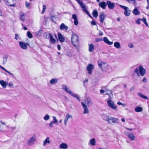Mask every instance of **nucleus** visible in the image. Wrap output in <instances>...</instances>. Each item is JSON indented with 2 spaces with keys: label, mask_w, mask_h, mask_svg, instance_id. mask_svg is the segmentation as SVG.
Masks as SVG:
<instances>
[{
  "label": "nucleus",
  "mask_w": 149,
  "mask_h": 149,
  "mask_svg": "<svg viewBox=\"0 0 149 149\" xmlns=\"http://www.w3.org/2000/svg\"><path fill=\"white\" fill-rule=\"evenodd\" d=\"M135 88L134 86L132 87L130 89V91L132 92L134 91V90Z\"/></svg>",
  "instance_id": "nucleus-54"
},
{
  "label": "nucleus",
  "mask_w": 149,
  "mask_h": 149,
  "mask_svg": "<svg viewBox=\"0 0 149 149\" xmlns=\"http://www.w3.org/2000/svg\"><path fill=\"white\" fill-rule=\"evenodd\" d=\"M119 6L121 8L125 10V11L124 12V14L125 16H129L130 15V14L131 10L128 7L121 5H120Z\"/></svg>",
  "instance_id": "nucleus-7"
},
{
  "label": "nucleus",
  "mask_w": 149,
  "mask_h": 149,
  "mask_svg": "<svg viewBox=\"0 0 149 149\" xmlns=\"http://www.w3.org/2000/svg\"><path fill=\"white\" fill-rule=\"evenodd\" d=\"M106 94L108 95H109L112 93V91L109 89H107L106 90Z\"/></svg>",
  "instance_id": "nucleus-47"
},
{
  "label": "nucleus",
  "mask_w": 149,
  "mask_h": 149,
  "mask_svg": "<svg viewBox=\"0 0 149 149\" xmlns=\"http://www.w3.org/2000/svg\"><path fill=\"white\" fill-rule=\"evenodd\" d=\"M89 46V51L90 52H92L94 49V46L92 44L88 45Z\"/></svg>",
  "instance_id": "nucleus-32"
},
{
  "label": "nucleus",
  "mask_w": 149,
  "mask_h": 149,
  "mask_svg": "<svg viewBox=\"0 0 149 149\" xmlns=\"http://www.w3.org/2000/svg\"><path fill=\"white\" fill-rule=\"evenodd\" d=\"M76 0L80 5L82 8L83 9L84 11L88 15H89L90 14L87 9L86 8L85 5L84 3L80 0Z\"/></svg>",
  "instance_id": "nucleus-9"
},
{
  "label": "nucleus",
  "mask_w": 149,
  "mask_h": 149,
  "mask_svg": "<svg viewBox=\"0 0 149 149\" xmlns=\"http://www.w3.org/2000/svg\"><path fill=\"white\" fill-rule=\"evenodd\" d=\"M129 3H132L135 4L136 3V1L135 0H127Z\"/></svg>",
  "instance_id": "nucleus-45"
},
{
  "label": "nucleus",
  "mask_w": 149,
  "mask_h": 149,
  "mask_svg": "<svg viewBox=\"0 0 149 149\" xmlns=\"http://www.w3.org/2000/svg\"><path fill=\"white\" fill-rule=\"evenodd\" d=\"M107 3H106L104 1H102L99 3V5L100 7H101L103 9H105L106 7L107 6Z\"/></svg>",
  "instance_id": "nucleus-19"
},
{
  "label": "nucleus",
  "mask_w": 149,
  "mask_h": 149,
  "mask_svg": "<svg viewBox=\"0 0 149 149\" xmlns=\"http://www.w3.org/2000/svg\"><path fill=\"white\" fill-rule=\"evenodd\" d=\"M108 105L109 107L113 109H116L117 108V106L115 104L114 102L110 99L107 101Z\"/></svg>",
  "instance_id": "nucleus-10"
},
{
  "label": "nucleus",
  "mask_w": 149,
  "mask_h": 149,
  "mask_svg": "<svg viewBox=\"0 0 149 149\" xmlns=\"http://www.w3.org/2000/svg\"><path fill=\"white\" fill-rule=\"evenodd\" d=\"M141 20L143 22V23L145 24V25L146 26H148V25L146 22V18H143L142 19H141Z\"/></svg>",
  "instance_id": "nucleus-44"
},
{
  "label": "nucleus",
  "mask_w": 149,
  "mask_h": 149,
  "mask_svg": "<svg viewBox=\"0 0 149 149\" xmlns=\"http://www.w3.org/2000/svg\"><path fill=\"white\" fill-rule=\"evenodd\" d=\"M73 117L72 115H70L69 113H67L64 119V123L65 126H66L67 125V122L70 119H72Z\"/></svg>",
  "instance_id": "nucleus-11"
},
{
  "label": "nucleus",
  "mask_w": 149,
  "mask_h": 149,
  "mask_svg": "<svg viewBox=\"0 0 149 149\" xmlns=\"http://www.w3.org/2000/svg\"><path fill=\"white\" fill-rule=\"evenodd\" d=\"M0 68H1L4 71H6L9 74H10L11 75H12L13 76V77H14V75L12 73H11L9 71H8L6 69H5L4 68H3V67H2V66H1L0 65Z\"/></svg>",
  "instance_id": "nucleus-36"
},
{
  "label": "nucleus",
  "mask_w": 149,
  "mask_h": 149,
  "mask_svg": "<svg viewBox=\"0 0 149 149\" xmlns=\"http://www.w3.org/2000/svg\"><path fill=\"white\" fill-rule=\"evenodd\" d=\"M89 144L92 146H95L96 145V141L94 138L91 139L89 141Z\"/></svg>",
  "instance_id": "nucleus-29"
},
{
  "label": "nucleus",
  "mask_w": 149,
  "mask_h": 149,
  "mask_svg": "<svg viewBox=\"0 0 149 149\" xmlns=\"http://www.w3.org/2000/svg\"><path fill=\"white\" fill-rule=\"evenodd\" d=\"M49 36L50 42L52 44L56 42V40L53 38L52 34L49 33Z\"/></svg>",
  "instance_id": "nucleus-25"
},
{
  "label": "nucleus",
  "mask_w": 149,
  "mask_h": 149,
  "mask_svg": "<svg viewBox=\"0 0 149 149\" xmlns=\"http://www.w3.org/2000/svg\"><path fill=\"white\" fill-rule=\"evenodd\" d=\"M50 117L49 116L48 114H47L43 118L45 120L47 121L49 119Z\"/></svg>",
  "instance_id": "nucleus-40"
},
{
  "label": "nucleus",
  "mask_w": 149,
  "mask_h": 149,
  "mask_svg": "<svg viewBox=\"0 0 149 149\" xmlns=\"http://www.w3.org/2000/svg\"><path fill=\"white\" fill-rule=\"evenodd\" d=\"M85 104H86L87 106H90L93 105V102L91 99L89 98L88 97L86 98L85 100Z\"/></svg>",
  "instance_id": "nucleus-15"
},
{
  "label": "nucleus",
  "mask_w": 149,
  "mask_h": 149,
  "mask_svg": "<svg viewBox=\"0 0 149 149\" xmlns=\"http://www.w3.org/2000/svg\"><path fill=\"white\" fill-rule=\"evenodd\" d=\"M105 91L102 89H101L100 91V92L101 93H102L104 92Z\"/></svg>",
  "instance_id": "nucleus-62"
},
{
  "label": "nucleus",
  "mask_w": 149,
  "mask_h": 149,
  "mask_svg": "<svg viewBox=\"0 0 149 149\" xmlns=\"http://www.w3.org/2000/svg\"><path fill=\"white\" fill-rule=\"evenodd\" d=\"M66 54L68 56L70 57H71L72 56V54L70 52H67Z\"/></svg>",
  "instance_id": "nucleus-55"
},
{
  "label": "nucleus",
  "mask_w": 149,
  "mask_h": 149,
  "mask_svg": "<svg viewBox=\"0 0 149 149\" xmlns=\"http://www.w3.org/2000/svg\"><path fill=\"white\" fill-rule=\"evenodd\" d=\"M25 6L27 8H28L30 6V4L29 3L26 1L25 2Z\"/></svg>",
  "instance_id": "nucleus-50"
},
{
  "label": "nucleus",
  "mask_w": 149,
  "mask_h": 149,
  "mask_svg": "<svg viewBox=\"0 0 149 149\" xmlns=\"http://www.w3.org/2000/svg\"><path fill=\"white\" fill-rule=\"evenodd\" d=\"M8 56H4L3 57V64L4 65L5 64L7 61Z\"/></svg>",
  "instance_id": "nucleus-39"
},
{
  "label": "nucleus",
  "mask_w": 149,
  "mask_h": 149,
  "mask_svg": "<svg viewBox=\"0 0 149 149\" xmlns=\"http://www.w3.org/2000/svg\"><path fill=\"white\" fill-rule=\"evenodd\" d=\"M22 14H20L21 15L22 14L21 16L20 19L21 20L23 21L25 20V14L24 13L23 14H22L23 13H21Z\"/></svg>",
  "instance_id": "nucleus-41"
},
{
  "label": "nucleus",
  "mask_w": 149,
  "mask_h": 149,
  "mask_svg": "<svg viewBox=\"0 0 149 149\" xmlns=\"http://www.w3.org/2000/svg\"><path fill=\"white\" fill-rule=\"evenodd\" d=\"M61 88L63 91L69 94L73 97H75L79 101H80L79 98L77 95L74 94L72 92L68 87L65 84H63L61 86Z\"/></svg>",
  "instance_id": "nucleus-1"
},
{
  "label": "nucleus",
  "mask_w": 149,
  "mask_h": 149,
  "mask_svg": "<svg viewBox=\"0 0 149 149\" xmlns=\"http://www.w3.org/2000/svg\"><path fill=\"white\" fill-rule=\"evenodd\" d=\"M36 141V136L35 134H34L28 140L27 144L29 146H31L34 144Z\"/></svg>",
  "instance_id": "nucleus-8"
},
{
  "label": "nucleus",
  "mask_w": 149,
  "mask_h": 149,
  "mask_svg": "<svg viewBox=\"0 0 149 149\" xmlns=\"http://www.w3.org/2000/svg\"><path fill=\"white\" fill-rule=\"evenodd\" d=\"M81 104L84 109L83 113L84 114L88 113L89 111L87 106L83 102H81Z\"/></svg>",
  "instance_id": "nucleus-13"
},
{
  "label": "nucleus",
  "mask_w": 149,
  "mask_h": 149,
  "mask_svg": "<svg viewBox=\"0 0 149 149\" xmlns=\"http://www.w3.org/2000/svg\"><path fill=\"white\" fill-rule=\"evenodd\" d=\"M128 46L129 47L131 48H132L134 47L133 45L131 43H129L128 44Z\"/></svg>",
  "instance_id": "nucleus-52"
},
{
  "label": "nucleus",
  "mask_w": 149,
  "mask_h": 149,
  "mask_svg": "<svg viewBox=\"0 0 149 149\" xmlns=\"http://www.w3.org/2000/svg\"><path fill=\"white\" fill-rule=\"evenodd\" d=\"M134 72L139 77L140 75L143 76L146 73V70L143 66L140 65L139 68H137L135 69Z\"/></svg>",
  "instance_id": "nucleus-2"
},
{
  "label": "nucleus",
  "mask_w": 149,
  "mask_h": 149,
  "mask_svg": "<svg viewBox=\"0 0 149 149\" xmlns=\"http://www.w3.org/2000/svg\"><path fill=\"white\" fill-rule=\"evenodd\" d=\"M50 143V141L49 140V137H47L43 141V146H44L47 143L49 144Z\"/></svg>",
  "instance_id": "nucleus-31"
},
{
  "label": "nucleus",
  "mask_w": 149,
  "mask_h": 149,
  "mask_svg": "<svg viewBox=\"0 0 149 149\" xmlns=\"http://www.w3.org/2000/svg\"><path fill=\"white\" fill-rule=\"evenodd\" d=\"M140 20H141V19H138L136 20V22L137 24H140Z\"/></svg>",
  "instance_id": "nucleus-53"
},
{
  "label": "nucleus",
  "mask_w": 149,
  "mask_h": 149,
  "mask_svg": "<svg viewBox=\"0 0 149 149\" xmlns=\"http://www.w3.org/2000/svg\"><path fill=\"white\" fill-rule=\"evenodd\" d=\"M15 39L17 40H18L19 39V36L18 34H15Z\"/></svg>",
  "instance_id": "nucleus-56"
},
{
  "label": "nucleus",
  "mask_w": 149,
  "mask_h": 149,
  "mask_svg": "<svg viewBox=\"0 0 149 149\" xmlns=\"http://www.w3.org/2000/svg\"><path fill=\"white\" fill-rule=\"evenodd\" d=\"M57 48H58V49L59 50H60V49H61V46H60V45H57Z\"/></svg>",
  "instance_id": "nucleus-61"
},
{
  "label": "nucleus",
  "mask_w": 149,
  "mask_h": 149,
  "mask_svg": "<svg viewBox=\"0 0 149 149\" xmlns=\"http://www.w3.org/2000/svg\"><path fill=\"white\" fill-rule=\"evenodd\" d=\"M60 29L61 30L64 29L67 30L68 29V27L67 26L65 25L64 23H62L60 26Z\"/></svg>",
  "instance_id": "nucleus-23"
},
{
  "label": "nucleus",
  "mask_w": 149,
  "mask_h": 149,
  "mask_svg": "<svg viewBox=\"0 0 149 149\" xmlns=\"http://www.w3.org/2000/svg\"><path fill=\"white\" fill-rule=\"evenodd\" d=\"M132 12L135 15H138L140 14V12L138 10V8L137 7H135V8L133 10Z\"/></svg>",
  "instance_id": "nucleus-24"
},
{
  "label": "nucleus",
  "mask_w": 149,
  "mask_h": 149,
  "mask_svg": "<svg viewBox=\"0 0 149 149\" xmlns=\"http://www.w3.org/2000/svg\"><path fill=\"white\" fill-rule=\"evenodd\" d=\"M142 108L140 107H137L135 109V111L137 112H139L142 111Z\"/></svg>",
  "instance_id": "nucleus-34"
},
{
  "label": "nucleus",
  "mask_w": 149,
  "mask_h": 149,
  "mask_svg": "<svg viewBox=\"0 0 149 149\" xmlns=\"http://www.w3.org/2000/svg\"><path fill=\"white\" fill-rule=\"evenodd\" d=\"M117 104L118 105H122L123 103H121L120 102H118L117 103Z\"/></svg>",
  "instance_id": "nucleus-64"
},
{
  "label": "nucleus",
  "mask_w": 149,
  "mask_h": 149,
  "mask_svg": "<svg viewBox=\"0 0 149 149\" xmlns=\"http://www.w3.org/2000/svg\"><path fill=\"white\" fill-rule=\"evenodd\" d=\"M91 24L93 25H95L96 24L95 22L94 21H92L91 22Z\"/></svg>",
  "instance_id": "nucleus-57"
},
{
  "label": "nucleus",
  "mask_w": 149,
  "mask_h": 149,
  "mask_svg": "<svg viewBox=\"0 0 149 149\" xmlns=\"http://www.w3.org/2000/svg\"><path fill=\"white\" fill-rule=\"evenodd\" d=\"M143 81L144 82H146L147 81V79L146 78H144L143 79Z\"/></svg>",
  "instance_id": "nucleus-59"
},
{
  "label": "nucleus",
  "mask_w": 149,
  "mask_h": 149,
  "mask_svg": "<svg viewBox=\"0 0 149 149\" xmlns=\"http://www.w3.org/2000/svg\"><path fill=\"white\" fill-rule=\"evenodd\" d=\"M0 68H1L4 71H6L9 74H10L11 75H12L13 76V77H14V75L12 73H11L9 71H8L6 69H5L4 68H3V67H2V66H1L0 65Z\"/></svg>",
  "instance_id": "nucleus-35"
},
{
  "label": "nucleus",
  "mask_w": 149,
  "mask_h": 149,
  "mask_svg": "<svg viewBox=\"0 0 149 149\" xmlns=\"http://www.w3.org/2000/svg\"><path fill=\"white\" fill-rule=\"evenodd\" d=\"M58 39L61 42H62L65 41V38L61 33H59L58 34Z\"/></svg>",
  "instance_id": "nucleus-21"
},
{
  "label": "nucleus",
  "mask_w": 149,
  "mask_h": 149,
  "mask_svg": "<svg viewBox=\"0 0 149 149\" xmlns=\"http://www.w3.org/2000/svg\"><path fill=\"white\" fill-rule=\"evenodd\" d=\"M98 65L102 70H105L106 71L108 69V65L105 62L99 60L98 61Z\"/></svg>",
  "instance_id": "nucleus-3"
},
{
  "label": "nucleus",
  "mask_w": 149,
  "mask_h": 149,
  "mask_svg": "<svg viewBox=\"0 0 149 149\" xmlns=\"http://www.w3.org/2000/svg\"><path fill=\"white\" fill-rule=\"evenodd\" d=\"M103 39L102 38H96L95 39V41L96 42L102 41Z\"/></svg>",
  "instance_id": "nucleus-48"
},
{
  "label": "nucleus",
  "mask_w": 149,
  "mask_h": 149,
  "mask_svg": "<svg viewBox=\"0 0 149 149\" xmlns=\"http://www.w3.org/2000/svg\"><path fill=\"white\" fill-rule=\"evenodd\" d=\"M53 124H54L53 122L52 121H51L49 124V127L51 128L53 127Z\"/></svg>",
  "instance_id": "nucleus-51"
},
{
  "label": "nucleus",
  "mask_w": 149,
  "mask_h": 149,
  "mask_svg": "<svg viewBox=\"0 0 149 149\" xmlns=\"http://www.w3.org/2000/svg\"><path fill=\"white\" fill-rule=\"evenodd\" d=\"M7 85H8L11 88H13L14 86L12 82H10L8 84L7 83Z\"/></svg>",
  "instance_id": "nucleus-49"
},
{
  "label": "nucleus",
  "mask_w": 149,
  "mask_h": 149,
  "mask_svg": "<svg viewBox=\"0 0 149 149\" xmlns=\"http://www.w3.org/2000/svg\"><path fill=\"white\" fill-rule=\"evenodd\" d=\"M94 68V66L91 64H88L86 70L88 71V73L89 74H91L92 73V70Z\"/></svg>",
  "instance_id": "nucleus-12"
},
{
  "label": "nucleus",
  "mask_w": 149,
  "mask_h": 149,
  "mask_svg": "<svg viewBox=\"0 0 149 149\" xmlns=\"http://www.w3.org/2000/svg\"><path fill=\"white\" fill-rule=\"evenodd\" d=\"M72 18L74 19V24L75 25H77L78 24V22L77 15L75 14L72 15Z\"/></svg>",
  "instance_id": "nucleus-20"
},
{
  "label": "nucleus",
  "mask_w": 149,
  "mask_h": 149,
  "mask_svg": "<svg viewBox=\"0 0 149 149\" xmlns=\"http://www.w3.org/2000/svg\"><path fill=\"white\" fill-rule=\"evenodd\" d=\"M19 43L20 47L23 49H27V46L25 43L22 42H19Z\"/></svg>",
  "instance_id": "nucleus-18"
},
{
  "label": "nucleus",
  "mask_w": 149,
  "mask_h": 149,
  "mask_svg": "<svg viewBox=\"0 0 149 149\" xmlns=\"http://www.w3.org/2000/svg\"><path fill=\"white\" fill-rule=\"evenodd\" d=\"M107 4L108 8L110 9H113L115 6V4L114 3H112L109 1H107Z\"/></svg>",
  "instance_id": "nucleus-16"
},
{
  "label": "nucleus",
  "mask_w": 149,
  "mask_h": 149,
  "mask_svg": "<svg viewBox=\"0 0 149 149\" xmlns=\"http://www.w3.org/2000/svg\"><path fill=\"white\" fill-rule=\"evenodd\" d=\"M103 41L105 43L109 45H112L113 43V42L109 41L107 38L106 37L104 38L103 39Z\"/></svg>",
  "instance_id": "nucleus-27"
},
{
  "label": "nucleus",
  "mask_w": 149,
  "mask_h": 149,
  "mask_svg": "<svg viewBox=\"0 0 149 149\" xmlns=\"http://www.w3.org/2000/svg\"><path fill=\"white\" fill-rule=\"evenodd\" d=\"M92 14L93 16L96 18H97V17L98 15L97 11L96 10H94Z\"/></svg>",
  "instance_id": "nucleus-38"
},
{
  "label": "nucleus",
  "mask_w": 149,
  "mask_h": 149,
  "mask_svg": "<svg viewBox=\"0 0 149 149\" xmlns=\"http://www.w3.org/2000/svg\"><path fill=\"white\" fill-rule=\"evenodd\" d=\"M54 16H52L51 17V19H52V20L54 22V21H53V20H54Z\"/></svg>",
  "instance_id": "nucleus-63"
},
{
  "label": "nucleus",
  "mask_w": 149,
  "mask_h": 149,
  "mask_svg": "<svg viewBox=\"0 0 149 149\" xmlns=\"http://www.w3.org/2000/svg\"><path fill=\"white\" fill-rule=\"evenodd\" d=\"M53 118L54 120V121H52L53 122L54 124H56L58 123V120L56 118V117L55 116H53Z\"/></svg>",
  "instance_id": "nucleus-42"
},
{
  "label": "nucleus",
  "mask_w": 149,
  "mask_h": 149,
  "mask_svg": "<svg viewBox=\"0 0 149 149\" xmlns=\"http://www.w3.org/2000/svg\"><path fill=\"white\" fill-rule=\"evenodd\" d=\"M6 4L8 6L14 7L16 4V0H3Z\"/></svg>",
  "instance_id": "nucleus-5"
},
{
  "label": "nucleus",
  "mask_w": 149,
  "mask_h": 149,
  "mask_svg": "<svg viewBox=\"0 0 149 149\" xmlns=\"http://www.w3.org/2000/svg\"><path fill=\"white\" fill-rule=\"evenodd\" d=\"M106 15L103 13H100L99 15L100 21V22H103L106 17Z\"/></svg>",
  "instance_id": "nucleus-17"
},
{
  "label": "nucleus",
  "mask_w": 149,
  "mask_h": 149,
  "mask_svg": "<svg viewBox=\"0 0 149 149\" xmlns=\"http://www.w3.org/2000/svg\"><path fill=\"white\" fill-rule=\"evenodd\" d=\"M27 35L28 37L30 38H31L33 37V36L32 34L29 31H28L27 32Z\"/></svg>",
  "instance_id": "nucleus-43"
},
{
  "label": "nucleus",
  "mask_w": 149,
  "mask_h": 149,
  "mask_svg": "<svg viewBox=\"0 0 149 149\" xmlns=\"http://www.w3.org/2000/svg\"><path fill=\"white\" fill-rule=\"evenodd\" d=\"M79 38L78 36L74 33H73L71 37V42L75 47H77L76 45L79 43Z\"/></svg>",
  "instance_id": "nucleus-4"
},
{
  "label": "nucleus",
  "mask_w": 149,
  "mask_h": 149,
  "mask_svg": "<svg viewBox=\"0 0 149 149\" xmlns=\"http://www.w3.org/2000/svg\"><path fill=\"white\" fill-rule=\"evenodd\" d=\"M99 35L100 36H102L103 35V33L101 31H100L99 33Z\"/></svg>",
  "instance_id": "nucleus-58"
},
{
  "label": "nucleus",
  "mask_w": 149,
  "mask_h": 149,
  "mask_svg": "<svg viewBox=\"0 0 149 149\" xmlns=\"http://www.w3.org/2000/svg\"><path fill=\"white\" fill-rule=\"evenodd\" d=\"M125 134L132 141H134L135 139L134 135L132 133H130L127 132L125 133Z\"/></svg>",
  "instance_id": "nucleus-14"
},
{
  "label": "nucleus",
  "mask_w": 149,
  "mask_h": 149,
  "mask_svg": "<svg viewBox=\"0 0 149 149\" xmlns=\"http://www.w3.org/2000/svg\"><path fill=\"white\" fill-rule=\"evenodd\" d=\"M137 95L141 97L144 98L147 100L148 99V98L146 96L143 95V94H141L140 93H137Z\"/></svg>",
  "instance_id": "nucleus-37"
},
{
  "label": "nucleus",
  "mask_w": 149,
  "mask_h": 149,
  "mask_svg": "<svg viewBox=\"0 0 149 149\" xmlns=\"http://www.w3.org/2000/svg\"><path fill=\"white\" fill-rule=\"evenodd\" d=\"M119 122V120L118 118H116L111 116H110V118L109 120L108 121V123L111 125L113 123L118 124Z\"/></svg>",
  "instance_id": "nucleus-6"
},
{
  "label": "nucleus",
  "mask_w": 149,
  "mask_h": 149,
  "mask_svg": "<svg viewBox=\"0 0 149 149\" xmlns=\"http://www.w3.org/2000/svg\"><path fill=\"white\" fill-rule=\"evenodd\" d=\"M58 79L56 78H53L51 79L50 81L51 84H55L58 82Z\"/></svg>",
  "instance_id": "nucleus-26"
},
{
  "label": "nucleus",
  "mask_w": 149,
  "mask_h": 149,
  "mask_svg": "<svg viewBox=\"0 0 149 149\" xmlns=\"http://www.w3.org/2000/svg\"><path fill=\"white\" fill-rule=\"evenodd\" d=\"M102 118L105 121L108 122L110 118V116L106 115L104 114H102L101 115Z\"/></svg>",
  "instance_id": "nucleus-22"
},
{
  "label": "nucleus",
  "mask_w": 149,
  "mask_h": 149,
  "mask_svg": "<svg viewBox=\"0 0 149 149\" xmlns=\"http://www.w3.org/2000/svg\"><path fill=\"white\" fill-rule=\"evenodd\" d=\"M0 84L3 88H6L7 85L3 80H0Z\"/></svg>",
  "instance_id": "nucleus-28"
},
{
  "label": "nucleus",
  "mask_w": 149,
  "mask_h": 149,
  "mask_svg": "<svg viewBox=\"0 0 149 149\" xmlns=\"http://www.w3.org/2000/svg\"><path fill=\"white\" fill-rule=\"evenodd\" d=\"M42 8H43V10L42 12V14H43L44 12H45V10L46 9V6L45 5H44L42 6Z\"/></svg>",
  "instance_id": "nucleus-46"
},
{
  "label": "nucleus",
  "mask_w": 149,
  "mask_h": 149,
  "mask_svg": "<svg viewBox=\"0 0 149 149\" xmlns=\"http://www.w3.org/2000/svg\"><path fill=\"white\" fill-rule=\"evenodd\" d=\"M59 147L61 148L66 149L68 148V146L66 143H62L60 144Z\"/></svg>",
  "instance_id": "nucleus-30"
},
{
  "label": "nucleus",
  "mask_w": 149,
  "mask_h": 149,
  "mask_svg": "<svg viewBox=\"0 0 149 149\" xmlns=\"http://www.w3.org/2000/svg\"><path fill=\"white\" fill-rule=\"evenodd\" d=\"M88 79H85V80L83 82V83H84V86H85V85L84 84L86 82H87L88 81Z\"/></svg>",
  "instance_id": "nucleus-60"
},
{
  "label": "nucleus",
  "mask_w": 149,
  "mask_h": 149,
  "mask_svg": "<svg viewBox=\"0 0 149 149\" xmlns=\"http://www.w3.org/2000/svg\"><path fill=\"white\" fill-rule=\"evenodd\" d=\"M114 46L117 49H120L121 47L120 43L117 42L114 43Z\"/></svg>",
  "instance_id": "nucleus-33"
}]
</instances>
